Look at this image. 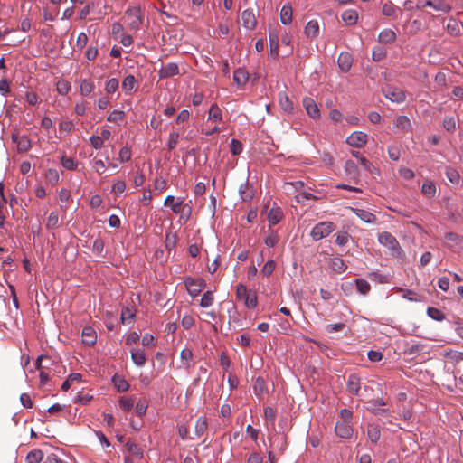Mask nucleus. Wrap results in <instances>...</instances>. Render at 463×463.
<instances>
[{
    "instance_id": "6ab92c4d",
    "label": "nucleus",
    "mask_w": 463,
    "mask_h": 463,
    "mask_svg": "<svg viewBox=\"0 0 463 463\" xmlns=\"http://www.w3.org/2000/svg\"><path fill=\"white\" fill-rule=\"evenodd\" d=\"M402 13V10L392 2H387L383 5L382 14L385 16L396 19Z\"/></svg>"
},
{
    "instance_id": "aec40b11",
    "label": "nucleus",
    "mask_w": 463,
    "mask_h": 463,
    "mask_svg": "<svg viewBox=\"0 0 463 463\" xmlns=\"http://www.w3.org/2000/svg\"><path fill=\"white\" fill-rule=\"evenodd\" d=\"M179 74V67L175 62H170L162 67L159 71L160 78H170Z\"/></svg>"
},
{
    "instance_id": "a878e982",
    "label": "nucleus",
    "mask_w": 463,
    "mask_h": 463,
    "mask_svg": "<svg viewBox=\"0 0 463 463\" xmlns=\"http://www.w3.org/2000/svg\"><path fill=\"white\" fill-rule=\"evenodd\" d=\"M208 121L219 123L222 121V111L216 104H213L208 111Z\"/></svg>"
},
{
    "instance_id": "864d4df0",
    "label": "nucleus",
    "mask_w": 463,
    "mask_h": 463,
    "mask_svg": "<svg viewBox=\"0 0 463 463\" xmlns=\"http://www.w3.org/2000/svg\"><path fill=\"white\" fill-rule=\"evenodd\" d=\"M429 317L437 321H442L445 318L444 314L438 308L429 307L427 310Z\"/></svg>"
},
{
    "instance_id": "39448f33",
    "label": "nucleus",
    "mask_w": 463,
    "mask_h": 463,
    "mask_svg": "<svg viewBox=\"0 0 463 463\" xmlns=\"http://www.w3.org/2000/svg\"><path fill=\"white\" fill-rule=\"evenodd\" d=\"M383 94L392 102L402 103L405 100V92L396 86H386L383 89Z\"/></svg>"
},
{
    "instance_id": "4c0bfd02",
    "label": "nucleus",
    "mask_w": 463,
    "mask_h": 463,
    "mask_svg": "<svg viewBox=\"0 0 463 463\" xmlns=\"http://www.w3.org/2000/svg\"><path fill=\"white\" fill-rule=\"evenodd\" d=\"M239 193L241 194V199L245 202L250 201L254 195L253 190L251 189V187L249 186L247 183L241 184L239 188Z\"/></svg>"
},
{
    "instance_id": "2f4dec72",
    "label": "nucleus",
    "mask_w": 463,
    "mask_h": 463,
    "mask_svg": "<svg viewBox=\"0 0 463 463\" xmlns=\"http://www.w3.org/2000/svg\"><path fill=\"white\" fill-rule=\"evenodd\" d=\"M137 84V80L133 75H128L125 77L122 82V90L126 94H131L135 90Z\"/></svg>"
},
{
    "instance_id": "603ef678",
    "label": "nucleus",
    "mask_w": 463,
    "mask_h": 463,
    "mask_svg": "<svg viewBox=\"0 0 463 463\" xmlns=\"http://www.w3.org/2000/svg\"><path fill=\"white\" fill-rule=\"evenodd\" d=\"M447 30L451 35H458L460 33V28L458 23L454 20L450 19L447 24Z\"/></svg>"
},
{
    "instance_id": "20e7f679",
    "label": "nucleus",
    "mask_w": 463,
    "mask_h": 463,
    "mask_svg": "<svg viewBox=\"0 0 463 463\" xmlns=\"http://www.w3.org/2000/svg\"><path fill=\"white\" fill-rule=\"evenodd\" d=\"M335 230V225L331 222H322L314 226L311 231V236L315 241H319L328 236Z\"/></svg>"
},
{
    "instance_id": "f257e3e1",
    "label": "nucleus",
    "mask_w": 463,
    "mask_h": 463,
    "mask_svg": "<svg viewBox=\"0 0 463 463\" xmlns=\"http://www.w3.org/2000/svg\"><path fill=\"white\" fill-rule=\"evenodd\" d=\"M236 298L243 301L246 307L253 309L258 305L257 294L254 291L248 290L243 284H238L236 287Z\"/></svg>"
},
{
    "instance_id": "4468645a",
    "label": "nucleus",
    "mask_w": 463,
    "mask_h": 463,
    "mask_svg": "<svg viewBox=\"0 0 463 463\" xmlns=\"http://www.w3.org/2000/svg\"><path fill=\"white\" fill-rule=\"evenodd\" d=\"M131 360L138 366L143 367L146 362V354L144 349L135 347L130 350Z\"/></svg>"
},
{
    "instance_id": "c9c22d12",
    "label": "nucleus",
    "mask_w": 463,
    "mask_h": 463,
    "mask_svg": "<svg viewBox=\"0 0 463 463\" xmlns=\"http://www.w3.org/2000/svg\"><path fill=\"white\" fill-rule=\"evenodd\" d=\"M329 265L330 268L336 273H343L347 268L345 261L341 258L331 259Z\"/></svg>"
},
{
    "instance_id": "338daca9",
    "label": "nucleus",
    "mask_w": 463,
    "mask_h": 463,
    "mask_svg": "<svg viewBox=\"0 0 463 463\" xmlns=\"http://www.w3.org/2000/svg\"><path fill=\"white\" fill-rule=\"evenodd\" d=\"M87 43H88L87 34L85 33H79V35L77 37V41H76V46L81 50L86 46Z\"/></svg>"
},
{
    "instance_id": "7ed1b4c3",
    "label": "nucleus",
    "mask_w": 463,
    "mask_h": 463,
    "mask_svg": "<svg viewBox=\"0 0 463 463\" xmlns=\"http://www.w3.org/2000/svg\"><path fill=\"white\" fill-rule=\"evenodd\" d=\"M426 7H430L435 11H439L448 14L451 11V6L445 0H427L424 2H418L416 8L422 10Z\"/></svg>"
},
{
    "instance_id": "a211bd4d",
    "label": "nucleus",
    "mask_w": 463,
    "mask_h": 463,
    "mask_svg": "<svg viewBox=\"0 0 463 463\" xmlns=\"http://www.w3.org/2000/svg\"><path fill=\"white\" fill-rule=\"evenodd\" d=\"M184 203L183 198H177L175 199L173 195L166 196L165 200V206H168L171 208L174 213L177 214L180 213L182 211V206Z\"/></svg>"
},
{
    "instance_id": "79ce46f5",
    "label": "nucleus",
    "mask_w": 463,
    "mask_h": 463,
    "mask_svg": "<svg viewBox=\"0 0 463 463\" xmlns=\"http://www.w3.org/2000/svg\"><path fill=\"white\" fill-rule=\"evenodd\" d=\"M213 301H214L213 292L208 290L203 295L201 301H200V306L203 308H207L213 304Z\"/></svg>"
},
{
    "instance_id": "58836bf2",
    "label": "nucleus",
    "mask_w": 463,
    "mask_h": 463,
    "mask_svg": "<svg viewBox=\"0 0 463 463\" xmlns=\"http://www.w3.org/2000/svg\"><path fill=\"white\" fill-rule=\"evenodd\" d=\"M43 458V453L41 449H33L26 456L27 463H40Z\"/></svg>"
},
{
    "instance_id": "7c9ffc66",
    "label": "nucleus",
    "mask_w": 463,
    "mask_h": 463,
    "mask_svg": "<svg viewBox=\"0 0 463 463\" xmlns=\"http://www.w3.org/2000/svg\"><path fill=\"white\" fill-rule=\"evenodd\" d=\"M249 79V73L242 68L237 69L233 73V80L239 86L244 85Z\"/></svg>"
},
{
    "instance_id": "72a5a7b5",
    "label": "nucleus",
    "mask_w": 463,
    "mask_h": 463,
    "mask_svg": "<svg viewBox=\"0 0 463 463\" xmlns=\"http://www.w3.org/2000/svg\"><path fill=\"white\" fill-rule=\"evenodd\" d=\"M396 39V33L391 29H385L379 33L378 40L383 43H393Z\"/></svg>"
},
{
    "instance_id": "49530a36",
    "label": "nucleus",
    "mask_w": 463,
    "mask_h": 463,
    "mask_svg": "<svg viewBox=\"0 0 463 463\" xmlns=\"http://www.w3.org/2000/svg\"><path fill=\"white\" fill-rule=\"evenodd\" d=\"M124 118V111L115 109L108 116L107 120L109 122L118 123L122 121Z\"/></svg>"
},
{
    "instance_id": "3c124183",
    "label": "nucleus",
    "mask_w": 463,
    "mask_h": 463,
    "mask_svg": "<svg viewBox=\"0 0 463 463\" xmlns=\"http://www.w3.org/2000/svg\"><path fill=\"white\" fill-rule=\"evenodd\" d=\"M56 89L59 94L66 95L71 90V84L67 80H59L56 84Z\"/></svg>"
},
{
    "instance_id": "bb28decb",
    "label": "nucleus",
    "mask_w": 463,
    "mask_h": 463,
    "mask_svg": "<svg viewBox=\"0 0 463 463\" xmlns=\"http://www.w3.org/2000/svg\"><path fill=\"white\" fill-rule=\"evenodd\" d=\"M283 217V213L279 207L271 208L268 213V222L269 225L278 224Z\"/></svg>"
},
{
    "instance_id": "5fc2aeb1",
    "label": "nucleus",
    "mask_w": 463,
    "mask_h": 463,
    "mask_svg": "<svg viewBox=\"0 0 463 463\" xmlns=\"http://www.w3.org/2000/svg\"><path fill=\"white\" fill-rule=\"evenodd\" d=\"M179 137H180V136H179L178 132L173 131L170 133L168 142H167V147L169 150H173L175 148V146L178 143Z\"/></svg>"
},
{
    "instance_id": "dca6fc26",
    "label": "nucleus",
    "mask_w": 463,
    "mask_h": 463,
    "mask_svg": "<svg viewBox=\"0 0 463 463\" xmlns=\"http://www.w3.org/2000/svg\"><path fill=\"white\" fill-rule=\"evenodd\" d=\"M338 67L343 72H347L350 71L353 64V57L349 52H341L339 54L338 60Z\"/></svg>"
},
{
    "instance_id": "f03ea898",
    "label": "nucleus",
    "mask_w": 463,
    "mask_h": 463,
    "mask_svg": "<svg viewBox=\"0 0 463 463\" xmlns=\"http://www.w3.org/2000/svg\"><path fill=\"white\" fill-rule=\"evenodd\" d=\"M125 18L130 30L137 31L143 23V15L138 6H130L125 12Z\"/></svg>"
},
{
    "instance_id": "412c9836",
    "label": "nucleus",
    "mask_w": 463,
    "mask_h": 463,
    "mask_svg": "<svg viewBox=\"0 0 463 463\" xmlns=\"http://www.w3.org/2000/svg\"><path fill=\"white\" fill-rule=\"evenodd\" d=\"M361 388V379L358 375L350 374L347 380V390L350 393L356 395Z\"/></svg>"
},
{
    "instance_id": "774afa93",
    "label": "nucleus",
    "mask_w": 463,
    "mask_h": 463,
    "mask_svg": "<svg viewBox=\"0 0 463 463\" xmlns=\"http://www.w3.org/2000/svg\"><path fill=\"white\" fill-rule=\"evenodd\" d=\"M25 100L26 102H28V104L30 105H36L39 101V98L37 96V94L35 92H33V91H27L25 93Z\"/></svg>"
},
{
    "instance_id": "f8f14e48",
    "label": "nucleus",
    "mask_w": 463,
    "mask_h": 463,
    "mask_svg": "<svg viewBox=\"0 0 463 463\" xmlns=\"http://www.w3.org/2000/svg\"><path fill=\"white\" fill-rule=\"evenodd\" d=\"M242 26L247 30H253L256 27L257 20L252 9H246L241 13Z\"/></svg>"
},
{
    "instance_id": "0eeeda50",
    "label": "nucleus",
    "mask_w": 463,
    "mask_h": 463,
    "mask_svg": "<svg viewBox=\"0 0 463 463\" xmlns=\"http://www.w3.org/2000/svg\"><path fill=\"white\" fill-rule=\"evenodd\" d=\"M303 107L307 114L313 119H319L321 117L320 109L317 102L310 97H305L302 100Z\"/></svg>"
},
{
    "instance_id": "4be33fe9",
    "label": "nucleus",
    "mask_w": 463,
    "mask_h": 463,
    "mask_svg": "<svg viewBox=\"0 0 463 463\" xmlns=\"http://www.w3.org/2000/svg\"><path fill=\"white\" fill-rule=\"evenodd\" d=\"M341 18L346 25H354L358 21L359 14L354 9H347L343 12Z\"/></svg>"
},
{
    "instance_id": "1a4fd4ad",
    "label": "nucleus",
    "mask_w": 463,
    "mask_h": 463,
    "mask_svg": "<svg viewBox=\"0 0 463 463\" xmlns=\"http://www.w3.org/2000/svg\"><path fill=\"white\" fill-rule=\"evenodd\" d=\"M378 241L382 245L392 250V251H397L400 250L398 241L390 232H381L378 235Z\"/></svg>"
},
{
    "instance_id": "423d86ee",
    "label": "nucleus",
    "mask_w": 463,
    "mask_h": 463,
    "mask_svg": "<svg viewBox=\"0 0 463 463\" xmlns=\"http://www.w3.org/2000/svg\"><path fill=\"white\" fill-rule=\"evenodd\" d=\"M184 284L189 295L192 297L198 296L203 291L206 285L205 280L202 278H187L184 280Z\"/></svg>"
},
{
    "instance_id": "4d7b16f0",
    "label": "nucleus",
    "mask_w": 463,
    "mask_h": 463,
    "mask_svg": "<svg viewBox=\"0 0 463 463\" xmlns=\"http://www.w3.org/2000/svg\"><path fill=\"white\" fill-rule=\"evenodd\" d=\"M61 165L67 170H74L77 167V162L71 157L62 156Z\"/></svg>"
},
{
    "instance_id": "e2e57ef3",
    "label": "nucleus",
    "mask_w": 463,
    "mask_h": 463,
    "mask_svg": "<svg viewBox=\"0 0 463 463\" xmlns=\"http://www.w3.org/2000/svg\"><path fill=\"white\" fill-rule=\"evenodd\" d=\"M400 175L405 180H411L414 178V172L407 167H401L399 170Z\"/></svg>"
},
{
    "instance_id": "473e14b6",
    "label": "nucleus",
    "mask_w": 463,
    "mask_h": 463,
    "mask_svg": "<svg viewBox=\"0 0 463 463\" xmlns=\"http://www.w3.org/2000/svg\"><path fill=\"white\" fill-rule=\"evenodd\" d=\"M208 423L207 420L204 417H199L194 425V432L195 435L199 438L203 436L207 430Z\"/></svg>"
},
{
    "instance_id": "6e6d98bb",
    "label": "nucleus",
    "mask_w": 463,
    "mask_h": 463,
    "mask_svg": "<svg viewBox=\"0 0 463 463\" xmlns=\"http://www.w3.org/2000/svg\"><path fill=\"white\" fill-rule=\"evenodd\" d=\"M350 238V235L346 232H341L335 234V242L339 246H344L349 241Z\"/></svg>"
},
{
    "instance_id": "13d9d810",
    "label": "nucleus",
    "mask_w": 463,
    "mask_h": 463,
    "mask_svg": "<svg viewBox=\"0 0 463 463\" xmlns=\"http://www.w3.org/2000/svg\"><path fill=\"white\" fill-rule=\"evenodd\" d=\"M443 128L449 132H453L456 129V120L453 117H447L443 119Z\"/></svg>"
},
{
    "instance_id": "9b49d317",
    "label": "nucleus",
    "mask_w": 463,
    "mask_h": 463,
    "mask_svg": "<svg viewBox=\"0 0 463 463\" xmlns=\"http://www.w3.org/2000/svg\"><path fill=\"white\" fill-rule=\"evenodd\" d=\"M97 333L92 326H85L81 331V341L85 345L93 346L97 342Z\"/></svg>"
},
{
    "instance_id": "de8ad7c7",
    "label": "nucleus",
    "mask_w": 463,
    "mask_h": 463,
    "mask_svg": "<svg viewBox=\"0 0 463 463\" xmlns=\"http://www.w3.org/2000/svg\"><path fill=\"white\" fill-rule=\"evenodd\" d=\"M421 191L424 194L432 197L436 193V186L432 182L427 181L422 184Z\"/></svg>"
},
{
    "instance_id": "ddd939ff",
    "label": "nucleus",
    "mask_w": 463,
    "mask_h": 463,
    "mask_svg": "<svg viewBox=\"0 0 463 463\" xmlns=\"http://www.w3.org/2000/svg\"><path fill=\"white\" fill-rule=\"evenodd\" d=\"M12 140L16 144L17 150L20 153L28 151L31 148V141L26 136H19L18 134H12Z\"/></svg>"
},
{
    "instance_id": "680f3d73",
    "label": "nucleus",
    "mask_w": 463,
    "mask_h": 463,
    "mask_svg": "<svg viewBox=\"0 0 463 463\" xmlns=\"http://www.w3.org/2000/svg\"><path fill=\"white\" fill-rule=\"evenodd\" d=\"M146 409H147V402L146 400H139L137 402L136 407H135V411L139 416L144 415L146 411Z\"/></svg>"
},
{
    "instance_id": "e433bc0d",
    "label": "nucleus",
    "mask_w": 463,
    "mask_h": 463,
    "mask_svg": "<svg viewBox=\"0 0 463 463\" xmlns=\"http://www.w3.org/2000/svg\"><path fill=\"white\" fill-rule=\"evenodd\" d=\"M369 406L368 409L375 413H385V409H381V407L385 405V402L383 399H375L368 402Z\"/></svg>"
},
{
    "instance_id": "052dcab7",
    "label": "nucleus",
    "mask_w": 463,
    "mask_h": 463,
    "mask_svg": "<svg viewBox=\"0 0 463 463\" xmlns=\"http://www.w3.org/2000/svg\"><path fill=\"white\" fill-rule=\"evenodd\" d=\"M118 88V80L115 78H112L108 80L105 90L108 93H114Z\"/></svg>"
},
{
    "instance_id": "393cba45",
    "label": "nucleus",
    "mask_w": 463,
    "mask_h": 463,
    "mask_svg": "<svg viewBox=\"0 0 463 463\" xmlns=\"http://www.w3.org/2000/svg\"><path fill=\"white\" fill-rule=\"evenodd\" d=\"M445 240L450 248H459L463 243V238L455 232H447Z\"/></svg>"
},
{
    "instance_id": "ea45409f",
    "label": "nucleus",
    "mask_w": 463,
    "mask_h": 463,
    "mask_svg": "<svg viewBox=\"0 0 463 463\" xmlns=\"http://www.w3.org/2000/svg\"><path fill=\"white\" fill-rule=\"evenodd\" d=\"M180 357L182 364L185 368H188L191 366V362L193 359V351L189 348H184L181 351Z\"/></svg>"
},
{
    "instance_id": "9d476101",
    "label": "nucleus",
    "mask_w": 463,
    "mask_h": 463,
    "mask_svg": "<svg viewBox=\"0 0 463 463\" xmlns=\"http://www.w3.org/2000/svg\"><path fill=\"white\" fill-rule=\"evenodd\" d=\"M335 433L342 439H350L353 436V428L349 421H338L335 427Z\"/></svg>"
},
{
    "instance_id": "0e129e2a",
    "label": "nucleus",
    "mask_w": 463,
    "mask_h": 463,
    "mask_svg": "<svg viewBox=\"0 0 463 463\" xmlns=\"http://www.w3.org/2000/svg\"><path fill=\"white\" fill-rule=\"evenodd\" d=\"M154 187L156 190L164 191L167 187V181L163 177H157L155 180Z\"/></svg>"
},
{
    "instance_id": "bf43d9fd",
    "label": "nucleus",
    "mask_w": 463,
    "mask_h": 463,
    "mask_svg": "<svg viewBox=\"0 0 463 463\" xmlns=\"http://www.w3.org/2000/svg\"><path fill=\"white\" fill-rule=\"evenodd\" d=\"M59 225V215L55 212H52L49 214L48 220H47V227L48 228H55Z\"/></svg>"
},
{
    "instance_id": "a19ab883",
    "label": "nucleus",
    "mask_w": 463,
    "mask_h": 463,
    "mask_svg": "<svg viewBox=\"0 0 463 463\" xmlns=\"http://www.w3.org/2000/svg\"><path fill=\"white\" fill-rule=\"evenodd\" d=\"M396 128L402 130H408L411 128V121L406 116H399L394 120Z\"/></svg>"
},
{
    "instance_id": "c756f323",
    "label": "nucleus",
    "mask_w": 463,
    "mask_h": 463,
    "mask_svg": "<svg viewBox=\"0 0 463 463\" xmlns=\"http://www.w3.org/2000/svg\"><path fill=\"white\" fill-rule=\"evenodd\" d=\"M126 449H127L128 453L129 454L128 457H133L135 458H143V450L136 443H134L132 441H128L126 443Z\"/></svg>"
},
{
    "instance_id": "37998d69",
    "label": "nucleus",
    "mask_w": 463,
    "mask_h": 463,
    "mask_svg": "<svg viewBox=\"0 0 463 463\" xmlns=\"http://www.w3.org/2000/svg\"><path fill=\"white\" fill-rule=\"evenodd\" d=\"M356 289L362 295H366L371 290V286L365 279H359L355 280Z\"/></svg>"
},
{
    "instance_id": "6e6552de",
    "label": "nucleus",
    "mask_w": 463,
    "mask_h": 463,
    "mask_svg": "<svg viewBox=\"0 0 463 463\" xmlns=\"http://www.w3.org/2000/svg\"><path fill=\"white\" fill-rule=\"evenodd\" d=\"M368 140V135L362 131L353 132L347 138L346 143L354 147H363Z\"/></svg>"
},
{
    "instance_id": "09e8293b",
    "label": "nucleus",
    "mask_w": 463,
    "mask_h": 463,
    "mask_svg": "<svg viewBox=\"0 0 463 463\" xmlns=\"http://www.w3.org/2000/svg\"><path fill=\"white\" fill-rule=\"evenodd\" d=\"M276 268V263L274 260H268L262 267L260 272L263 276L269 277L270 276Z\"/></svg>"
},
{
    "instance_id": "69168bd1",
    "label": "nucleus",
    "mask_w": 463,
    "mask_h": 463,
    "mask_svg": "<svg viewBox=\"0 0 463 463\" xmlns=\"http://www.w3.org/2000/svg\"><path fill=\"white\" fill-rule=\"evenodd\" d=\"M141 342L144 346L153 347L155 345V337L151 334H145Z\"/></svg>"
},
{
    "instance_id": "a18cd8bd",
    "label": "nucleus",
    "mask_w": 463,
    "mask_h": 463,
    "mask_svg": "<svg viewBox=\"0 0 463 463\" xmlns=\"http://www.w3.org/2000/svg\"><path fill=\"white\" fill-rule=\"evenodd\" d=\"M368 438L373 443H376L380 439V430L377 426L371 425L367 430Z\"/></svg>"
},
{
    "instance_id": "f704fd0d",
    "label": "nucleus",
    "mask_w": 463,
    "mask_h": 463,
    "mask_svg": "<svg viewBox=\"0 0 463 463\" xmlns=\"http://www.w3.org/2000/svg\"><path fill=\"white\" fill-rule=\"evenodd\" d=\"M95 89V84L90 80H81L80 83V92L82 96L90 95Z\"/></svg>"
},
{
    "instance_id": "c03bdc74",
    "label": "nucleus",
    "mask_w": 463,
    "mask_h": 463,
    "mask_svg": "<svg viewBox=\"0 0 463 463\" xmlns=\"http://www.w3.org/2000/svg\"><path fill=\"white\" fill-rule=\"evenodd\" d=\"M112 381L119 392H125L129 388L128 383L121 376H114Z\"/></svg>"
},
{
    "instance_id": "2eb2a0df",
    "label": "nucleus",
    "mask_w": 463,
    "mask_h": 463,
    "mask_svg": "<svg viewBox=\"0 0 463 463\" xmlns=\"http://www.w3.org/2000/svg\"><path fill=\"white\" fill-rule=\"evenodd\" d=\"M269 55L271 56V58L276 59L279 56V33L276 31L269 32Z\"/></svg>"
},
{
    "instance_id": "cd10ccee",
    "label": "nucleus",
    "mask_w": 463,
    "mask_h": 463,
    "mask_svg": "<svg viewBox=\"0 0 463 463\" xmlns=\"http://www.w3.org/2000/svg\"><path fill=\"white\" fill-rule=\"evenodd\" d=\"M305 34L307 37L315 38L319 33V24L317 20H310L305 26Z\"/></svg>"
},
{
    "instance_id": "c85d7f7f",
    "label": "nucleus",
    "mask_w": 463,
    "mask_h": 463,
    "mask_svg": "<svg viewBox=\"0 0 463 463\" xmlns=\"http://www.w3.org/2000/svg\"><path fill=\"white\" fill-rule=\"evenodd\" d=\"M293 17V10L291 5H285L280 10V21L283 24H290Z\"/></svg>"
},
{
    "instance_id": "8fccbe9b",
    "label": "nucleus",
    "mask_w": 463,
    "mask_h": 463,
    "mask_svg": "<svg viewBox=\"0 0 463 463\" xmlns=\"http://www.w3.org/2000/svg\"><path fill=\"white\" fill-rule=\"evenodd\" d=\"M135 399L133 397H122L119 400V406L122 410L128 411L134 406Z\"/></svg>"
},
{
    "instance_id": "5701e85b",
    "label": "nucleus",
    "mask_w": 463,
    "mask_h": 463,
    "mask_svg": "<svg viewBox=\"0 0 463 463\" xmlns=\"http://www.w3.org/2000/svg\"><path fill=\"white\" fill-rule=\"evenodd\" d=\"M350 210L354 212L357 217H359L363 222L366 223H373L376 221L375 215L370 213L369 211L353 207H351Z\"/></svg>"
},
{
    "instance_id": "b1692460",
    "label": "nucleus",
    "mask_w": 463,
    "mask_h": 463,
    "mask_svg": "<svg viewBox=\"0 0 463 463\" xmlns=\"http://www.w3.org/2000/svg\"><path fill=\"white\" fill-rule=\"evenodd\" d=\"M279 104L280 108L287 113H292L294 109L293 103L285 92L279 93Z\"/></svg>"
},
{
    "instance_id": "f3484780",
    "label": "nucleus",
    "mask_w": 463,
    "mask_h": 463,
    "mask_svg": "<svg viewBox=\"0 0 463 463\" xmlns=\"http://www.w3.org/2000/svg\"><path fill=\"white\" fill-rule=\"evenodd\" d=\"M344 168L348 177L357 184L359 182V170L356 164L352 160H347L345 163Z\"/></svg>"
}]
</instances>
